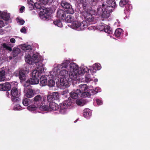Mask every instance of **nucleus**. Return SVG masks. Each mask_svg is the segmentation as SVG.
<instances>
[{
  "mask_svg": "<svg viewBox=\"0 0 150 150\" xmlns=\"http://www.w3.org/2000/svg\"><path fill=\"white\" fill-rule=\"evenodd\" d=\"M74 104V101L71 99L70 97L63 102L59 104V112L62 114H64L66 112V109L68 107H73Z\"/></svg>",
  "mask_w": 150,
  "mask_h": 150,
  "instance_id": "1",
  "label": "nucleus"
},
{
  "mask_svg": "<svg viewBox=\"0 0 150 150\" xmlns=\"http://www.w3.org/2000/svg\"><path fill=\"white\" fill-rule=\"evenodd\" d=\"M109 8V7H107L106 5L102 4V5H100L97 8V11L99 12L100 11H102V18L104 19L107 18L109 17L110 13L112 11V9H110Z\"/></svg>",
  "mask_w": 150,
  "mask_h": 150,
  "instance_id": "2",
  "label": "nucleus"
},
{
  "mask_svg": "<svg viewBox=\"0 0 150 150\" xmlns=\"http://www.w3.org/2000/svg\"><path fill=\"white\" fill-rule=\"evenodd\" d=\"M88 26L87 22L86 21H83L81 23L77 21H74L72 23L71 27L77 31L82 30Z\"/></svg>",
  "mask_w": 150,
  "mask_h": 150,
  "instance_id": "3",
  "label": "nucleus"
},
{
  "mask_svg": "<svg viewBox=\"0 0 150 150\" xmlns=\"http://www.w3.org/2000/svg\"><path fill=\"white\" fill-rule=\"evenodd\" d=\"M20 94V92L17 88L16 87H13L11 91L12 101L13 102H16L20 100L19 97Z\"/></svg>",
  "mask_w": 150,
  "mask_h": 150,
  "instance_id": "4",
  "label": "nucleus"
},
{
  "mask_svg": "<svg viewBox=\"0 0 150 150\" xmlns=\"http://www.w3.org/2000/svg\"><path fill=\"white\" fill-rule=\"evenodd\" d=\"M61 5L64 8L67 9L66 11L67 13L70 14H73L74 13V11L72 8V6L69 3L66 2L65 1L62 0L61 2Z\"/></svg>",
  "mask_w": 150,
  "mask_h": 150,
  "instance_id": "5",
  "label": "nucleus"
},
{
  "mask_svg": "<svg viewBox=\"0 0 150 150\" xmlns=\"http://www.w3.org/2000/svg\"><path fill=\"white\" fill-rule=\"evenodd\" d=\"M25 61L29 64H32L33 63H38L40 60L38 54H33L31 58H25Z\"/></svg>",
  "mask_w": 150,
  "mask_h": 150,
  "instance_id": "6",
  "label": "nucleus"
},
{
  "mask_svg": "<svg viewBox=\"0 0 150 150\" xmlns=\"http://www.w3.org/2000/svg\"><path fill=\"white\" fill-rule=\"evenodd\" d=\"M42 8L40 11V12L41 13V17L43 20H47L49 17L48 14L50 13V8H46L44 6Z\"/></svg>",
  "mask_w": 150,
  "mask_h": 150,
  "instance_id": "7",
  "label": "nucleus"
},
{
  "mask_svg": "<svg viewBox=\"0 0 150 150\" xmlns=\"http://www.w3.org/2000/svg\"><path fill=\"white\" fill-rule=\"evenodd\" d=\"M44 100H43L42 96L38 94L34 98L33 102L34 104L37 105L38 107L43 105Z\"/></svg>",
  "mask_w": 150,
  "mask_h": 150,
  "instance_id": "8",
  "label": "nucleus"
},
{
  "mask_svg": "<svg viewBox=\"0 0 150 150\" xmlns=\"http://www.w3.org/2000/svg\"><path fill=\"white\" fill-rule=\"evenodd\" d=\"M60 68H58L57 70H55V68L54 69V71L55 73V76L58 75L59 74L61 76H64L66 77H67L68 76V71L65 69H62L61 70Z\"/></svg>",
  "mask_w": 150,
  "mask_h": 150,
  "instance_id": "9",
  "label": "nucleus"
},
{
  "mask_svg": "<svg viewBox=\"0 0 150 150\" xmlns=\"http://www.w3.org/2000/svg\"><path fill=\"white\" fill-rule=\"evenodd\" d=\"M82 16H83L85 20L88 22L93 21L94 18L93 17L92 14L89 12L87 11H84L82 13Z\"/></svg>",
  "mask_w": 150,
  "mask_h": 150,
  "instance_id": "10",
  "label": "nucleus"
},
{
  "mask_svg": "<svg viewBox=\"0 0 150 150\" xmlns=\"http://www.w3.org/2000/svg\"><path fill=\"white\" fill-rule=\"evenodd\" d=\"M11 85L8 82H6L0 84V90L1 91H8L10 90Z\"/></svg>",
  "mask_w": 150,
  "mask_h": 150,
  "instance_id": "11",
  "label": "nucleus"
},
{
  "mask_svg": "<svg viewBox=\"0 0 150 150\" xmlns=\"http://www.w3.org/2000/svg\"><path fill=\"white\" fill-rule=\"evenodd\" d=\"M70 63L69 60H64L61 64L57 66V67L55 68V70H57L58 68H60L61 69L63 68H66Z\"/></svg>",
  "mask_w": 150,
  "mask_h": 150,
  "instance_id": "12",
  "label": "nucleus"
},
{
  "mask_svg": "<svg viewBox=\"0 0 150 150\" xmlns=\"http://www.w3.org/2000/svg\"><path fill=\"white\" fill-rule=\"evenodd\" d=\"M26 72L24 70L21 69L19 71L18 76L20 79L22 81H25L26 79Z\"/></svg>",
  "mask_w": 150,
  "mask_h": 150,
  "instance_id": "13",
  "label": "nucleus"
},
{
  "mask_svg": "<svg viewBox=\"0 0 150 150\" xmlns=\"http://www.w3.org/2000/svg\"><path fill=\"white\" fill-rule=\"evenodd\" d=\"M70 98L71 99H76L78 98L79 96H81L80 93L78 91V89H77L76 91L74 90L73 91L71 92L70 93Z\"/></svg>",
  "mask_w": 150,
  "mask_h": 150,
  "instance_id": "14",
  "label": "nucleus"
},
{
  "mask_svg": "<svg viewBox=\"0 0 150 150\" xmlns=\"http://www.w3.org/2000/svg\"><path fill=\"white\" fill-rule=\"evenodd\" d=\"M60 84L62 86L68 87L70 86L69 81L65 78H62L61 79L60 81Z\"/></svg>",
  "mask_w": 150,
  "mask_h": 150,
  "instance_id": "15",
  "label": "nucleus"
},
{
  "mask_svg": "<svg viewBox=\"0 0 150 150\" xmlns=\"http://www.w3.org/2000/svg\"><path fill=\"white\" fill-rule=\"evenodd\" d=\"M57 16L59 18L62 19H64L65 17L67 16V13L62 9H59L57 12Z\"/></svg>",
  "mask_w": 150,
  "mask_h": 150,
  "instance_id": "16",
  "label": "nucleus"
},
{
  "mask_svg": "<svg viewBox=\"0 0 150 150\" xmlns=\"http://www.w3.org/2000/svg\"><path fill=\"white\" fill-rule=\"evenodd\" d=\"M47 77L48 76H42L40 79V84L41 86H44L47 85Z\"/></svg>",
  "mask_w": 150,
  "mask_h": 150,
  "instance_id": "17",
  "label": "nucleus"
},
{
  "mask_svg": "<svg viewBox=\"0 0 150 150\" xmlns=\"http://www.w3.org/2000/svg\"><path fill=\"white\" fill-rule=\"evenodd\" d=\"M114 0H110L107 1V5L106 6L107 7H109V8L112 9V8H114L116 6V2Z\"/></svg>",
  "mask_w": 150,
  "mask_h": 150,
  "instance_id": "18",
  "label": "nucleus"
},
{
  "mask_svg": "<svg viewBox=\"0 0 150 150\" xmlns=\"http://www.w3.org/2000/svg\"><path fill=\"white\" fill-rule=\"evenodd\" d=\"M50 111L52 110L56 111L59 110V111L60 108L58 106V105H57L54 103H49V104Z\"/></svg>",
  "mask_w": 150,
  "mask_h": 150,
  "instance_id": "19",
  "label": "nucleus"
},
{
  "mask_svg": "<svg viewBox=\"0 0 150 150\" xmlns=\"http://www.w3.org/2000/svg\"><path fill=\"white\" fill-rule=\"evenodd\" d=\"M39 78H35L32 77L31 78L27 81L26 83H29V84H36L39 83Z\"/></svg>",
  "mask_w": 150,
  "mask_h": 150,
  "instance_id": "20",
  "label": "nucleus"
},
{
  "mask_svg": "<svg viewBox=\"0 0 150 150\" xmlns=\"http://www.w3.org/2000/svg\"><path fill=\"white\" fill-rule=\"evenodd\" d=\"M83 114L84 117L88 118L91 115V112L90 109L86 108L83 111Z\"/></svg>",
  "mask_w": 150,
  "mask_h": 150,
  "instance_id": "21",
  "label": "nucleus"
},
{
  "mask_svg": "<svg viewBox=\"0 0 150 150\" xmlns=\"http://www.w3.org/2000/svg\"><path fill=\"white\" fill-rule=\"evenodd\" d=\"M79 89L78 90V91L80 93L85 91H88V88L86 84H82L79 86Z\"/></svg>",
  "mask_w": 150,
  "mask_h": 150,
  "instance_id": "22",
  "label": "nucleus"
},
{
  "mask_svg": "<svg viewBox=\"0 0 150 150\" xmlns=\"http://www.w3.org/2000/svg\"><path fill=\"white\" fill-rule=\"evenodd\" d=\"M45 102L46 100H44L43 105L39 106H38V108L42 111H50L49 106H48V105H45Z\"/></svg>",
  "mask_w": 150,
  "mask_h": 150,
  "instance_id": "23",
  "label": "nucleus"
},
{
  "mask_svg": "<svg viewBox=\"0 0 150 150\" xmlns=\"http://www.w3.org/2000/svg\"><path fill=\"white\" fill-rule=\"evenodd\" d=\"M70 71L76 72L78 69V67L76 64L72 62L69 65Z\"/></svg>",
  "mask_w": 150,
  "mask_h": 150,
  "instance_id": "24",
  "label": "nucleus"
},
{
  "mask_svg": "<svg viewBox=\"0 0 150 150\" xmlns=\"http://www.w3.org/2000/svg\"><path fill=\"white\" fill-rule=\"evenodd\" d=\"M21 52L20 49L18 48H14L12 53V54L14 57H16Z\"/></svg>",
  "mask_w": 150,
  "mask_h": 150,
  "instance_id": "25",
  "label": "nucleus"
},
{
  "mask_svg": "<svg viewBox=\"0 0 150 150\" xmlns=\"http://www.w3.org/2000/svg\"><path fill=\"white\" fill-rule=\"evenodd\" d=\"M70 73L69 74V78L72 80H76L77 79V73L76 72L70 71Z\"/></svg>",
  "mask_w": 150,
  "mask_h": 150,
  "instance_id": "26",
  "label": "nucleus"
},
{
  "mask_svg": "<svg viewBox=\"0 0 150 150\" xmlns=\"http://www.w3.org/2000/svg\"><path fill=\"white\" fill-rule=\"evenodd\" d=\"M39 70H34L32 73V76L35 78H39L41 73L38 71Z\"/></svg>",
  "mask_w": 150,
  "mask_h": 150,
  "instance_id": "27",
  "label": "nucleus"
},
{
  "mask_svg": "<svg viewBox=\"0 0 150 150\" xmlns=\"http://www.w3.org/2000/svg\"><path fill=\"white\" fill-rule=\"evenodd\" d=\"M34 91L32 89H28L25 94V96L27 98H31L34 96Z\"/></svg>",
  "mask_w": 150,
  "mask_h": 150,
  "instance_id": "28",
  "label": "nucleus"
},
{
  "mask_svg": "<svg viewBox=\"0 0 150 150\" xmlns=\"http://www.w3.org/2000/svg\"><path fill=\"white\" fill-rule=\"evenodd\" d=\"M101 27H102L103 29H104L105 32L109 34H111L112 33V30L111 29L110 26L106 25V27H104V26H102Z\"/></svg>",
  "mask_w": 150,
  "mask_h": 150,
  "instance_id": "29",
  "label": "nucleus"
},
{
  "mask_svg": "<svg viewBox=\"0 0 150 150\" xmlns=\"http://www.w3.org/2000/svg\"><path fill=\"white\" fill-rule=\"evenodd\" d=\"M3 49L11 51L12 48L10 46L8 45L6 43H3L1 44V50Z\"/></svg>",
  "mask_w": 150,
  "mask_h": 150,
  "instance_id": "30",
  "label": "nucleus"
},
{
  "mask_svg": "<svg viewBox=\"0 0 150 150\" xmlns=\"http://www.w3.org/2000/svg\"><path fill=\"white\" fill-rule=\"evenodd\" d=\"M38 108V106L37 105L33 104H31L30 105L28 106L27 107V109L30 111H35Z\"/></svg>",
  "mask_w": 150,
  "mask_h": 150,
  "instance_id": "31",
  "label": "nucleus"
},
{
  "mask_svg": "<svg viewBox=\"0 0 150 150\" xmlns=\"http://www.w3.org/2000/svg\"><path fill=\"white\" fill-rule=\"evenodd\" d=\"M35 8L36 9L40 10V11L44 6H42V4L41 2H36L34 4Z\"/></svg>",
  "mask_w": 150,
  "mask_h": 150,
  "instance_id": "32",
  "label": "nucleus"
},
{
  "mask_svg": "<svg viewBox=\"0 0 150 150\" xmlns=\"http://www.w3.org/2000/svg\"><path fill=\"white\" fill-rule=\"evenodd\" d=\"M80 93L81 96L83 98L89 97L91 95V94L88 91H84Z\"/></svg>",
  "mask_w": 150,
  "mask_h": 150,
  "instance_id": "33",
  "label": "nucleus"
},
{
  "mask_svg": "<svg viewBox=\"0 0 150 150\" xmlns=\"http://www.w3.org/2000/svg\"><path fill=\"white\" fill-rule=\"evenodd\" d=\"M32 103L30 99L28 98H25L23 100V104L25 106H28Z\"/></svg>",
  "mask_w": 150,
  "mask_h": 150,
  "instance_id": "34",
  "label": "nucleus"
},
{
  "mask_svg": "<svg viewBox=\"0 0 150 150\" xmlns=\"http://www.w3.org/2000/svg\"><path fill=\"white\" fill-rule=\"evenodd\" d=\"M1 19H3L6 21L9 20L10 18V16L9 14L7 13H2V16Z\"/></svg>",
  "mask_w": 150,
  "mask_h": 150,
  "instance_id": "35",
  "label": "nucleus"
},
{
  "mask_svg": "<svg viewBox=\"0 0 150 150\" xmlns=\"http://www.w3.org/2000/svg\"><path fill=\"white\" fill-rule=\"evenodd\" d=\"M69 13H67V16L66 17H65L64 19H63V20H65V21L67 23H70L73 20V18L71 16L68 15Z\"/></svg>",
  "mask_w": 150,
  "mask_h": 150,
  "instance_id": "36",
  "label": "nucleus"
},
{
  "mask_svg": "<svg viewBox=\"0 0 150 150\" xmlns=\"http://www.w3.org/2000/svg\"><path fill=\"white\" fill-rule=\"evenodd\" d=\"M5 72L3 70L0 71V81H4L5 79Z\"/></svg>",
  "mask_w": 150,
  "mask_h": 150,
  "instance_id": "37",
  "label": "nucleus"
},
{
  "mask_svg": "<svg viewBox=\"0 0 150 150\" xmlns=\"http://www.w3.org/2000/svg\"><path fill=\"white\" fill-rule=\"evenodd\" d=\"M129 2V0H121L119 3V5L121 7H124L126 5L128 6L127 4Z\"/></svg>",
  "mask_w": 150,
  "mask_h": 150,
  "instance_id": "38",
  "label": "nucleus"
},
{
  "mask_svg": "<svg viewBox=\"0 0 150 150\" xmlns=\"http://www.w3.org/2000/svg\"><path fill=\"white\" fill-rule=\"evenodd\" d=\"M122 32V30L120 28L116 29L115 32V34L117 37H120Z\"/></svg>",
  "mask_w": 150,
  "mask_h": 150,
  "instance_id": "39",
  "label": "nucleus"
},
{
  "mask_svg": "<svg viewBox=\"0 0 150 150\" xmlns=\"http://www.w3.org/2000/svg\"><path fill=\"white\" fill-rule=\"evenodd\" d=\"M53 23L54 24L59 27H62V25L61 21L59 20L54 21Z\"/></svg>",
  "mask_w": 150,
  "mask_h": 150,
  "instance_id": "40",
  "label": "nucleus"
},
{
  "mask_svg": "<svg viewBox=\"0 0 150 150\" xmlns=\"http://www.w3.org/2000/svg\"><path fill=\"white\" fill-rule=\"evenodd\" d=\"M76 72L77 73L78 75L79 74L81 75H83L85 73L83 69L81 68L79 69H78Z\"/></svg>",
  "mask_w": 150,
  "mask_h": 150,
  "instance_id": "41",
  "label": "nucleus"
},
{
  "mask_svg": "<svg viewBox=\"0 0 150 150\" xmlns=\"http://www.w3.org/2000/svg\"><path fill=\"white\" fill-rule=\"evenodd\" d=\"M50 87H52L55 85V82L52 79H50L48 80L47 85Z\"/></svg>",
  "mask_w": 150,
  "mask_h": 150,
  "instance_id": "42",
  "label": "nucleus"
},
{
  "mask_svg": "<svg viewBox=\"0 0 150 150\" xmlns=\"http://www.w3.org/2000/svg\"><path fill=\"white\" fill-rule=\"evenodd\" d=\"M52 97L54 100H57L59 98V95L57 92H54L52 93Z\"/></svg>",
  "mask_w": 150,
  "mask_h": 150,
  "instance_id": "43",
  "label": "nucleus"
},
{
  "mask_svg": "<svg viewBox=\"0 0 150 150\" xmlns=\"http://www.w3.org/2000/svg\"><path fill=\"white\" fill-rule=\"evenodd\" d=\"M47 101L50 103H52V102L54 100L52 97V95H49L47 96Z\"/></svg>",
  "mask_w": 150,
  "mask_h": 150,
  "instance_id": "44",
  "label": "nucleus"
},
{
  "mask_svg": "<svg viewBox=\"0 0 150 150\" xmlns=\"http://www.w3.org/2000/svg\"><path fill=\"white\" fill-rule=\"evenodd\" d=\"M37 64L36 65L37 66V68L39 70H42L43 69V64L41 62H38V63H36Z\"/></svg>",
  "mask_w": 150,
  "mask_h": 150,
  "instance_id": "45",
  "label": "nucleus"
},
{
  "mask_svg": "<svg viewBox=\"0 0 150 150\" xmlns=\"http://www.w3.org/2000/svg\"><path fill=\"white\" fill-rule=\"evenodd\" d=\"M28 4L30 10H32L35 8L34 5H33V2L32 1H28Z\"/></svg>",
  "mask_w": 150,
  "mask_h": 150,
  "instance_id": "46",
  "label": "nucleus"
},
{
  "mask_svg": "<svg viewBox=\"0 0 150 150\" xmlns=\"http://www.w3.org/2000/svg\"><path fill=\"white\" fill-rule=\"evenodd\" d=\"M80 4L82 5L84 8H86L87 4L86 0H80Z\"/></svg>",
  "mask_w": 150,
  "mask_h": 150,
  "instance_id": "47",
  "label": "nucleus"
},
{
  "mask_svg": "<svg viewBox=\"0 0 150 150\" xmlns=\"http://www.w3.org/2000/svg\"><path fill=\"white\" fill-rule=\"evenodd\" d=\"M94 67L95 69L96 70V69L97 70H99L101 68L100 64L98 63H95Z\"/></svg>",
  "mask_w": 150,
  "mask_h": 150,
  "instance_id": "48",
  "label": "nucleus"
},
{
  "mask_svg": "<svg viewBox=\"0 0 150 150\" xmlns=\"http://www.w3.org/2000/svg\"><path fill=\"white\" fill-rule=\"evenodd\" d=\"M76 104L80 106H83L84 105V104L81 100H77L76 101Z\"/></svg>",
  "mask_w": 150,
  "mask_h": 150,
  "instance_id": "49",
  "label": "nucleus"
},
{
  "mask_svg": "<svg viewBox=\"0 0 150 150\" xmlns=\"http://www.w3.org/2000/svg\"><path fill=\"white\" fill-rule=\"evenodd\" d=\"M89 92L91 94V95H93L96 94L98 92L96 91V89L95 90H91L89 91Z\"/></svg>",
  "mask_w": 150,
  "mask_h": 150,
  "instance_id": "50",
  "label": "nucleus"
},
{
  "mask_svg": "<svg viewBox=\"0 0 150 150\" xmlns=\"http://www.w3.org/2000/svg\"><path fill=\"white\" fill-rule=\"evenodd\" d=\"M96 102L98 105H100L103 104L102 101L99 99H96Z\"/></svg>",
  "mask_w": 150,
  "mask_h": 150,
  "instance_id": "51",
  "label": "nucleus"
},
{
  "mask_svg": "<svg viewBox=\"0 0 150 150\" xmlns=\"http://www.w3.org/2000/svg\"><path fill=\"white\" fill-rule=\"evenodd\" d=\"M39 2H41L44 5L46 4L48 2V0H39Z\"/></svg>",
  "mask_w": 150,
  "mask_h": 150,
  "instance_id": "52",
  "label": "nucleus"
},
{
  "mask_svg": "<svg viewBox=\"0 0 150 150\" xmlns=\"http://www.w3.org/2000/svg\"><path fill=\"white\" fill-rule=\"evenodd\" d=\"M21 32L22 33H25L26 32V29L24 27H23L20 30Z\"/></svg>",
  "mask_w": 150,
  "mask_h": 150,
  "instance_id": "53",
  "label": "nucleus"
},
{
  "mask_svg": "<svg viewBox=\"0 0 150 150\" xmlns=\"http://www.w3.org/2000/svg\"><path fill=\"white\" fill-rule=\"evenodd\" d=\"M4 25V22L2 21V20L0 19V28H2Z\"/></svg>",
  "mask_w": 150,
  "mask_h": 150,
  "instance_id": "54",
  "label": "nucleus"
},
{
  "mask_svg": "<svg viewBox=\"0 0 150 150\" xmlns=\"http://www.w3.org/2000/svg\"><path fill=\"white\" fill-rule=\"evenodd\" d=\"M18 22L20 23V25H23L25 23V21L23 20L19 19Z\"/></svg>",
  "mask_w": 150,
  "mask_h": 150,
  "instance_id": "55",
  "label": "nucleus"
},
{
  "mask_svg": "<svg viewBox=\"0 0 150 150\" xmlns=\"http://www.w3.org/2000/svg\"><path fill=\"white\" fill-rule=\"evenodd\" d=\"M25 7L23 6H22L21 7L20 9V11L21 13H23V10L25 9Z\"/></svg>",
  "mask_w": 150,
  "mask_h": 150,
  "instance_id": "56",
  "label": "nucleus"
},
{
  "mask_svg": "<svg viewBox=\"0 0 150 150\" xmlns=\"http://www.w3.org/2000/svg\"><path fill=\"white\" fill-rule=\"evenodd\" d=\"M10 41L11 43H15L16 40L14 38H12L10 39Z\"/></svg>",
  "mask_w": 150,
  "mask_h": 150,
  "instance_id": "57",
  "label": "nucleus"
},
{
  "mask_svg": "<svg viewBox=\"0 0 150 150\" xmlns=\"http://www.w3.org/2000/svg\"><path fill=\"white\" fill-rule=\"evenodd\" d=\"M68 92V90H65V91H63L62 93V94H64L66 93H67Z\"/></svg>",
  "mask_w": 150,
  "mask_h": 150,
  "instance_id": "58",
  "label": "nucleus"
},
{
  "mask_svg": "<svg viewBox=\"0 0 150 150\" xmlns=\"http://www.w3.org/2000/svg\"><path fill=\"white\" fill-rule=\"evenodd\" d=\"M2 16V13H1V11H0V19H1Z\"/></svg>",
  "mask_w": 150,
  "mask_h": 150,
  "instance_id": "59",
  "label": "nucleus"
},
{
  "mask_svg": "<svg viewBox=\"0 0 150 150\" xmlns=\"http://www.w3.org/2000/svg\"><path fill=\"white\" fill-rule=\"evenodd\" d=\"M9 93L8 91H7L6 92V95L8 97L9 96Z\"/></svg>",
  "mask_w": 150,
  "mask_h": 150,
  "instance_id": "60",
  "label": "nucleus"
},
{
  "mask_svg": "<svg viewBox=\"0 0 150 150\" xmlns=\"http://www.w3.org/2000/svg\"><path fill=\"white\" fill-rule=\"evenodd\" d=\"M86 79L88 80V81H89L90 80V78L89 77H87L86 76L85 77Z\"/></svg>",
  "mask_w": 150,
  "mask_h": 150,
  "instance_id": "61",
  "label": "nucleus"
},
{
  "mask_svg": "<svg viewBox=\"0 0 150 150\" xmlns=\"http://www.w3.org/2000/svg\"><path fill=\"white\" fill-rule=\"evenodd\" d=\"M102 26H103V25H100V27L102 28V29H101V30H104V29H103L102 28V27H101Z\"/></svg>",
  "mask_w": 150,
  "mask_h": 150,
  "instance_id": "62",
  "label": "nucleus"
},
{
  "mask_svg": "<svg viewBox=\"0 0 150 150\" xmlns=\"http://www.w3.org/2000/svg\"><path fill=\"white\" fill-rule=\"evenodd\" d=\"M12 59V57H9V59L10 60H11Z\"/></svg>",
  "mask_w": 150,
  "mask_h": 150,
  "instance_id": "63",
  "label": "nucleus"
},
{
  "mask_svg": "<svg viewBox=\"0 0 150 150\" xmlns=\"http://www.w3.org/2000/svg\"><path fill=\"white\" fill-rule=\"evenodd\" d=\"M25 50H28V48H27V47H25Z\"/></svg>",
  "mask_w": 150,
  "mask_h": 150,
  "instance_id": "64",
  "label": "nucleus"
}]
</instances>
